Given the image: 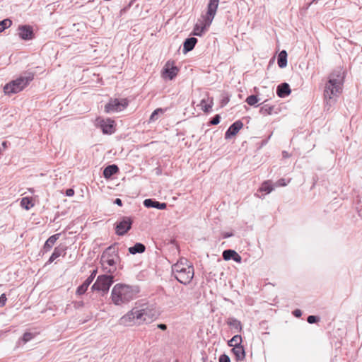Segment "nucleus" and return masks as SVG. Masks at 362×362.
<instances>
[{
  "label": "nucleus",
  "mask_w": 362,
  "mask_h": 362,
  "mask_svg": "<svg viewBox=\"0 0 362 362\" xmlns=\"http://www.w3.org/2000/svg\"><path fill=\"white\" fill-rule=\"evenodd\" d=\"M139 291L138 286L117 284L111 291L112 303L116 305L127 303L135 298Z\"/></svg>",
  "instance_id": "nucleus-1"
},
{
  "label": "nucleus",
  "mask_w": 362,
  "mask_h": 362,
  "mask_svg": "<svg viewBox=\"0 0 362 362\" xmlns=\"http://www.w3.org/2000/svg\"><path fill=\"white\" fill-rule=\"evenodd\" d=\"M219 0H209L207 4V11L204 16H203V21L200 25L196 23L194 26L192 35L194 36H202L204 33L208 30L211 24L214 16L216 13Z\"/></svg>",
  "instance_id": "nucleus-2"
},
{
  "label": "nucleus",
  "mask_w": 362,
  "mask_h": 362,
  "mask_svg": "<svg viewBox=\"0 0 362 362\" xmlns=\"http://www.w3.org/2000/svg\"><path fill=\"white\" fill-rule=\"evenodd\" d=\"M35 74L31 71H25L17 78L6 83L4 86L5 95H11L22 91L34 79Z\"/></svg>",
  "instance_id": "nucleus-3"
},
{
  "label": "nucleus",
  "mask_w": 362,
  "mask_h": 362,
  "mask_svg": "<svg viewBox=\"0 0 362 362\" xmlns=\"http://www.w3.org/2000/svg\"><path fill=\"white\" fill-rule=\"evenodd\" d=\"M344 76L341 71H334L329 77L324 90V98L329 100L342 90Z\"/></svg>",
  "instance_id": "nucleus-4"
},
{
  "label": "nucleus",
  "mask_w": 362,
  "mask_h": 362,
  "mask_svg": "<svg viewBox=\"0 0 362 362\" xmlns=\"http://www.w3.org/2000/svg\"><path fill=\"white\" fill-rule=\"evenodd\" d=\"M182 262H177L172 266V273L175 279L180 283L187 285L191 282L194 276V267H182Z\"/></svg>",
  "instance_id": "nucleus-5"
},
{
  "label": "nucleus",
  "mask_w": 362,
  "mask_h": 362,
  "mask_svg": "<svg viewBox=\"0 0 362 362\" xmlns=\"http://www.w3.org/2000/svg\"><path fill=\"white\" fill-rule=\"evenodd\" d=\"M115 276L116 274L109 273L99 275L92 285L91 290L93 291H100L103 296H105L109 292L110 288L115 282Z\"/></svg>",
  "instance_id": "nucleus-6"
},
{
  "label": "nucleus",
  "mask_w": 362,
  "mask_h": 362,
  "mask_svg": "<svg viewBox=\"0 0 362 362\" xmlns=\"http://www.w3.org/2000/svg\"><path fill=\"white\" fill-rule=\"evenodd\" d=\"M95 126L100 129L103 134L111 135L116 131V122L111 118L98 117L95 119Z\"/></svg>",
  "instance_id": "nucleus-7"
},
{
  "label": "nucleus",
  "mask_w": 362,
  "mask_h": 362,
  "mask_svg": "<svg viewBox=\"0 0 362 362\" xmlns=\"http://www.w3.org/2000/svg\"><path fill=\"white\" fill-rule=\"evenodd\" d=\"M133 218L131 216H122L115 223V233L119 236H123L132 228Z\"/></svg>",
  "instance_id": "nucleus-8"
},
{
  "label": "nucleus",
  "mask_w": 362,
  "mask_h": 362,
  "mask_svg": "<svg viewBox=\"0 0 362 362\" xmlns=\"http://www.w3.org/2000/svg\"><path fill=\"white\" fill-rule=\"evenodd\" d=\"M129 105L126 98L123 99H111L105 105L104 110L106 113H112L120 112L125 109Z\"/></svg>",
  "instance_id": "nucleus-9"
},
{
  "label": "nucleus",
  "mask_w": 362,
  "mask_h": 362,
  "mask_svg": "<svg viewBox=\"0 0 362 362\" xmlns=\"http://www.w3.org/2000/svg\"><path fill=\"white\" fill-rule=\"evenodd\" d=\"M121 261L120 257H110L108 256L103 258L101 256L100 262L103 266V269L105 273L115 274L117 272V264Z\"/></svg>",
  "instance_id": "nucleus-10"
},
{
  "label": "nucleus",
  "mask_w": 362,
  "mask_h": 362,
  "mask_svg": "<svg viewBox=\"0 0 362 362\" xmlns=\"http://www.w3.org/2000/svg\"><path fill=\"white\" fill-rule=\"evenodd\" d=\"M155 318H156V311L148 308L138 310L136 315V319L139 324H140L141 321L146 323H149Z\"/></svg>",
  "instance_id": "nucleus-11"
},
{
  "label": "nucleus",
  "mask_w": 362,
  "mask_h": 362,
  "mask_svg": "<svg viewBox=\"0 0 362 362\" xmlns=\"http://www.w3.org/2000/svg\"><path fill=\"white\" fill-rule=\"evenodd\" d=\"M18 36L24 41H29L35 37L33 28L30 25H20L18 28Z\"/></svg>",
  "instance_id": "nucleus-12"
},
{
  "label": "nucleus",
  "mask_w": 362,
  "mask_h": 362,
  "mask_svg": "<svg viewBox=\"0 0 362 362\" xmlns=\"http://www.w3.org/2000/svg\"><path fill=\"white\" fill-rule=\"evenodd\" d=\"M178 71L179 69L176 66L170 65V62H168L162 69L161 75L164 79L172 81L177 76Z\"/></svg>",
  "instance_id": "nucleus-13"
},
{
  "label": "nucleus",
  "mask_w": 362,
  "mask_h": 362,
  "mask_svg": "<svg viewBox=\"0 0 362 362\" xmlns=\"http://www.w3.org/2000/svg\"><path fill=\"white\" fill-rule=\"evenodd\" d=\"M97 272H98L97 269H93L91 271V273L89 275V276L82 283V284H81L80 286H78L77 287L76 291V295H78V296L83 295L87 291L88 288L89 287V286L91 284V283L93 281L94 279L95 278Z\"/></svg>",
  "instance_id": "nucleus-14"
},
{
  "label": "nucleus",
  "mask_w": 362,
  "mask_h": 362,
  "mask_svg": "<svg viewBox=\"0 0 362 362\" xmlns=\"http://www.w3.org/2000/svg\"><path fill=\"white\" fill-rule=\"evenodd\" d=\"M243 127V123L241 120L238 119L234 122L227 129L225 132L224 138L228 140L235 136L238 132Z\"/></svg>",
  "instance_id": "nucleus-15"
},
{
  "label": "nucleus",
  "mask_w": 362,
  "mask_h": 362,
  "mask_svg": "<svg viewBox=\"0 0 362 362\" xmlns=\"http://www.w3.org/2000/svg\"><path fill=\"white\" fill-rule=\"evenodd\" d=\"M60 235L61 233H56L49 237L41 248L39 255L43 256L45 253L50 251L56 241L59 238Z\"/></svg>",
  "instance_id": "nucleus-16"
},
{
  "label": "nucleus",
  "mask_w": 362,
  "mask_h": 362,
  "mask_svg": "<svg viewBox=\"0 0 362 362\" xmlns=\"http://www.w3.org/2000/svg\"><path fill=\"white\" fill-rule=\"evenodd\" d=\"M143 204L146 208L151 209H157L160 210H164L167 208V203L165 202H160L153 198L146 199L143 202Z\"/></svg>",
  "instance_id": "nucleus-17"
},
{
  "label": "nucleus",
  "mask_w": 362,
  "mask_h": 362,
  "mask_svg": "<svg viewBox=\"0 0 362 362\" xmlns=\"http://www.w3.org/2000/svg\"><path fill=\"white\" fill-rule=\"evenodd\" d=\"M223 259L225 261L233 260L237 263H241L242 257L234 250H225L222 253Z\"/></svg>",
  "instance_id": "nucleus-18"
},
{
  "label": "nucleus",
  "mask_w": 362,
  "mask_h": 362,
  "mask_svg": "<svg viewBox=\"0 0 362 362\" xmlns=\"http://www.w3.org/2000/svg\"><path fill=\"white\" fill-rule=\"evenodd\" d=\"M66 247L64 245H59L54 247V251L52 252L51 256L49 259L46 262V265L52 263L56 259L59 257L60 256H64L66 255Z\"/></svg>",
  "instance_id": "nucleus-19"
},
{
  "label": "nucleus",
  "mask_w": 362,
  "mask_h": 362,
  "mask_svg": "<svg viewBox=\"0 0 362 362\" xmlns=\"http://www.w3.org/2000/svg\"><path fill=\"white\" fill-rule=\"evenodd\" d=\"M137 311L138 309H132L131 311L128 312L125 315L120 318V324L127 326L131 325L132 322L135 323L134 320H136V315L137 314Z\"/></svg>",
  "instance_id": "nucleus-20"
},
{
  "label": "nucleus",
  "mask_w": 362,
  "mask_h": 362,
  "mask_svg": "<svg viewBox=\"0 0 362 362\" xmlns=\"http://www.w3.org/2000/svg\"><path fill=\"white\" fill-rule=\"evenodd\" d=\"M267 101L268 100H265L262 103V106H261L259 109L260 114L263 115H271L274 113L277 114L279 109L276 107L275 105H271L269 104H267Z\"/></svg>",
  "instance_id": "nucleus-21"
},
{
  "label": "nucleus",
  "mask_w": 362,
  "mask_h": 362,
  "mask_svg": "<svg viewBox=\"0 0 362 362\" xmlns=\"http://www.w3.org/2000/svg\"><path fill=\"white\" fill-rule=\"evenodd\" d=\"M276 93L278 97L284 98L291 94V89L289 84L284 82L277 86Z\"/></svg>",
  "instance_id": "nucleus-22"
},
{
  "label": "nucleus",
  "mask_w": 362,
  "mask_h": 362,
  "mask_svg": "<svg viewBox=\"0 0 362 362\" xmlns=\"http://www.w3.org/2000/svg\"><path fill=\"white\" fill-rule=\"evenodd\" d=\"M231 352L233 354L235 359L237 362L243 361L245 360L246 352L245 347L243 345L239 346L236 345L235 346L232 347Z\"/></svg>",
  "instance_id": "nucleus-23"
},
{
  "label": "nucleus",
  "mask_w": 362,
  "mask_h": 362,
  "mask_svg": "<svg viewBox=\"0 0 362 362\" xmlns=\"http://www.w3.org/2000/svg\"><path fill=\"white\" fill-rule=\"evenodd\" d=\"M198 40L194 37H189L186 38L183 42V48L182 52L183 54H187L189 52L192 51L195 45H197Z\"/></svg>",
  "instance_id": "nucleus-24"
},
{
  "label": "nucleus",
  "mask_w": 362,
  "mask_h": 362,
  "mask_svg": "<svg viewBox=\"0 0 362 362\" xmlns=\"http://www.w3.org/2000/svg\"><path fill=\"white\" fill-rule=\"evenodd\" d=\"M119 171V169L117 165L110 164L104 168L103 175L105 179L108 180L110 179L114 175L117 174Z\"/></svg>",
  "instance_id": "nucleus-25"
},
{
  "label": "nucleus",
  "mask_w": 362,
  "mask_h": 362,
  "mask_svg": "<svg viewBox=\"0 0 362 362\" xmlns=\"http://www.w3.org/2000/svg\"><path fill=\"white\" fill-rule=\"evenodd\" d=\"M226 324L236 332H240L243 329L241 322L233 317H229L226 320Z\"/></svg>",
  "instance_id": "nucleus-26"
},
{
  "label": "nucleus",
  "mask_w": 362,
  "mask_h": 362,
  "mask_svg": "<svg viewBox=\"0 0 362 362\" xmlns=\"http://www.w3.org/2000/svg\"><path fill=\"white\" fill-rule=\"evenodd\" d=\"M213 105V98H203L200 102L199 106L204 112L209 113L212 110Z\"/></svg>",
  "instance_id": "nucleus-27"
},
{
  "label": "nucleus",
  "mask_w": 362,
  "mask_h": 362,
  "mask_svg": "<svg viewBox=\"0 0 362 362\" xmlns=\"http://www.w3.org/2000/svg\"><path fill=\"white\" fill-rule=\"evenodd\" d=\"M117 243H114L110 246L107 247L103 252L101 256H103V258L108 256L110 257H119L118 250L115 248V245Z\"/></svg>",
  "instance_id": "nucleus-28"
},
{
  "label": "nucleus",
  "mask_w": 362,
  "mask_h": 362,
  "mask_svg": "<svg viewBox=\"0 0 362 362\" xmlns=\"http://www.w3.org/2000/svg\"><path fill=\"white\" fill-rule=\"evenodd\" d=\"M146 250V246L141 243H136L133 246L128 248L131 255L141 254Z\"/></svg>",
  "instance_id": "nucleus-29"
},
{
  "label": "nucleus",
  "mask_w": 362,
  "mask_h": 362,
  "mask_svg": "<svg viewBox=\"0 0 362 362\" xmlns=\"http://www.w3.org/2000/svg\"><path fill=\"white\" fill-rule=\"evenodd\" d=\"M274 184L271 180L264 181L260 187L259 192H264V194H268L271 193L274 189Z\"/></svg>",
  "instance_id": "nucleus-30"
},
{
  "label": "nucleus",
  "mask_w": 362,
  "mask_h": 362,
  "mask_svg": "<svg viewBox=\"0 0 362 362\" xmlns=\"http://www.w3.org/2000/svg\"><path fill=\"white\" fill-rule=\"evenodd\" d=\"M287 52L286 50H281L277 57V64L279 67L283 69L287 66Z\"/></svg>",
  "instance_id": "nucleus-31"
},
{
  "label": "nucleus",
  "mask_w": 362,
  "mask_h": 362,
  "mask_svg": "<svg viewBox=\"0 0 362 362\" xmlns=\"http://www.w3.org/2000/svg\"><path fill=\"white\" fill-rule=\"evenodd\" d=\"M243 338L240 334H235L230 339H229L227 342V344L230 347H234L236 345L238 346L242 345Z\"/></svg>",
  "instance_id": "nucleus-32"
},
{
  "label": "nucleus",
  "mask_w": 362,
  "mask_h": 362,
  "mask_svg": "<svg viewBox=\"0 0 362 362\" xmlns=\"http://www.w3.org/2000/svg\"><path fill=\"white\" fill-rule=\"evenodd\" d=\"M260 100V98L257 95H250L247 97L245 102L250 106H253L255 107H259L260 105L257 104Z\"/></svg>",
  "instance_id": "nucleus-33"
},
{
  "label": "nucleus",
  "mask_w": 362,
  "mask_h": 362,
  "mask_svg": "<svg viewBox=\"0 0 362 362\" xmlns=\"http://www.w3.org/2000/svg\"><path fill=\"white\" fill-rule=\"evenodd\" d=\"M21 206L25 210L31 209L34 206L32 198L29 197H23L21 201Z\"/></svg>",
  "instance_id": "nucleus-34"
},
{
  "label": "nucleus",
  "mask_w": 362,
  "mask_h": 362,
  "mask_svg": "<svg viewBox=\"0 0 362 362\" xmlns=\"http://www.w3.org/2000/svg\"><path fill=\"white\" fill-rule=\"evenodd\" d=\"M164 112H165V110L163 108H160V107L156 108V110H154L153 111V112L150 115L149 122H152L157 120L158 117L160 115H163Z\"/></svg>",
  "instance_id": "nucleus-35"
},
{
  "label": "nucleus",
  "mask_w": 362,
  "mask_h": 362,
  "mask_svg": "<svg viewBox=\"0 0 362 362\" xmlns=\"http://www.w3.org/2000/svg\"><path fill=\"white\" fill-rule=\"evenodd\" d=\"M12 25V21L6 18L0 21V33L5 30V29L9 28Z\"/></svg>",
  "instance_id": "nucleus-36"
},
{
  "label": "nucleus",
  "mask_w": 362,
  "mask_h": 362,
  "mask_svg": "<svg viewBox=\"0 0 362 362\" xmlns=\"http://www.w3.org/2000/svg\"><path fill=\"white\" fill-rule=\"evenodd\" d=\"M34 337V334L30 332H25L22 337L21 338V340L23 341L24 344L30 341Z\"/></svg>",
  "instance_id": "nucleus-37"
},
{
  "label": "nucleus",
  "mask_w": 362,
  "mask_h": 362,
  "mask_svg": "<svg viewBox=\"0 0 362 362\" xmlns=\"http://www.w3.org/2000/svg\"><path fill=\"white\" fill-rule=\"evenodd\" d=\"M324 99H325V110L327 111H329L330 110L332 105L335 103V99H334V98H332L330 100L329 98H324Z\"/></svg>",
  "instance_id": "nucleus-38"
},
{
  "label": "nucleus",
  "mask_w": 362,
  "mask_h": 362,
  "mask_svg": "<svg viewBox=\"0 0 362 362\" xmlns=\"http://www.w3.org/2000/svg\"><path fill=\"white\" fill-rule=\"evenodd\" d=\"M320 317L318 315H310L307 317V322L309 324H315L320 322Z\"/></svg>",
  "instance_id": "nucleus-39"
},
{
  "label": "nucleus",
  "mask_w": 362,
  "mask_h": 362,
  "mask_svg": "<svg viewBox=\"0 0 362 362\" xmlns=\"http://www.w3.org/2000/svg\"><path fill=\"white\" fill-rule=\"evenodd\" d=\"M221 119V117L220 115L216 114L213 117H211L210 119V121L209 123L211 125H217L220 123Z\"/></svg>",
  "instance_id": "nucleus-40"
},
{
  "label": "nucleus",
  "mask_w": 362,
  "mask_h": 362,
  "mask_svg": "<svg viewBox=\"0 0 362 362\" xmlns=\"http://www.w3.org/2000/svg\"><path fill=\"white\" fill-rule=\"evenodd\" d=\"M289 183V180H286L284 178H281L276 181L275 186L277 187H285Z\"/></svg>",
  "instance_id": "nucleus-41"
},
{
  "label": "nucleus",
  "mask_w": 362,
  "mask_h": 362,
  "mask_svg": "<svg viewBox=\"0 0 362 362\" xmlns=\"http://www.w3.org/2000/svg\"><path fill=\"white\" fill-rule=\"evenodd\" d=\"M230 100L229 96L228 95H222V98L221 99V107L226 106Z\"/></svg>",
  "instance_id": "nucleus-42"
},
{
  "label": "nucleus",
  "mask_w": 362,
  "mask_h": 362,
  "mask_svg": "<svg viewBox=\"0 0 362 362\" xmlns=\"http://www.w3.org/2000/svg\"><path fill=\"white\" fill-rule=\"evenodd\" d=\"M219 362H231L230 357L226 354H222L218 358Z\"/></svg>",
  "instance_id": "nucleus-43"
},
{
  "label": "nucleus",
  "mask_w": 362,
  "mask_h": 362,
  "mask_svg": "<svg viewBox=\"0 0 362 362\" xmlns=\"http://www.w3.org/2000/svg\"><path fill=\"white\" fill-rule=\"evenodd\" d=\"M6 300H7L6 295L5 293H2L0 296V308L3 307L6 304Z\"/></svg>",
  "instance_id": "nucleus-44"
},
{
  "label": "nucleus",
  "mask_w": 362,
  "mask_h": 362,
  "mask_svg": "<svg viewBox=\"0 0 362 362\" xmlns=\"http://www.w3.org/2000/svg\"><path fill=\"white\" fill-rule=\"evenodd\" d=\"M178 262H182L181 266H182L184 267L192 266V264H189V261L186 258H180Z\"/></svg>",
  "instance_id": "nucleus-45"
},
{
  "label": "nucleus",
  "mask_w": 362,
  "mask_h": 362,
  "mask_svg": "<svg viewBox=\"0 0 362 362\" xmlns=\"http://www.w3.org/2000/svg\"><path fill=\"white\" fill-rule=\"evenodd\" d=\"M232 236H233V233L232 232L226 231V232H223L221 233V237L223 239H227V238H230Z\"/></svg>",
  "instance_id": "nucleus-46"
},
{
  "label": "nucleus",
  "mask_w": 362,
  "mask_h": 362,
  "mask_svg": "<svg viewBox=\"0 0 362 362\" xmlns=\"http://www.w3.org/2000/svg\"><path fill=\"white\" fill-rule=\"evenodd\" d=\"M64 194L66 197H72L74 195V190L72 188H68L65 190Z\"/></svg>",
  "instance_id": "nucleus-47"
},
{
  "label": "nucleus",
  "mask_w": 362,
  "mask_h": 362,
  "mask_svg": "<svg viewBox=\"0 0 362 362\" xmlns=\"http://www.w3.org/2000/svg\"><path fill=\"white\" fill-rule=\"evenodd\" d=\"M293 315L296 317H300L303 315V312L300 309H296L293 311Z\"/></svg>",
  "instance_id": "nucleus-48"
},
{
  "label": "nucleus",
  "mask_w": 362,
  "mask_h": 362,
  "mask_svg": "<svg viewBox=\"0 0 362 362\" xmlns=\"http://www.w3.org/2000/svg\"><path fill=\"white\" fill-rule=\"evenodd\" d=\"M113 203L115 204H117V206H122L123 205V203H122V201L121 199L119 198H116L114 201H113Z\"/></svg>",
  "instance_id": "nucleus-49"
},
{
  "label": "nucleus",
  "mask_w": 362,
  "mask_h": 362,
  "mask_svg": "<svg viewBox=\"0 0 362 362\" xmlns=\"http://www.w3.org/2000/svg\"><path fill=\"white\" fill-rule=\"evenodd\" d=\"M157 328L163 330V331H165L167 329V325L165 324H163V323H160V324H158L156 325Z\"/></svg>",
  "instance_id": "nucleus-50"
},
{
  "label": "nucleus",
  "mask_w": 362,
  "mask_h": 362,
  "mask_svg": "<svg viewBox=\"0 0 362 362\" xmlns=\"http://www.w3.org/2000/svg\"><path fill=\"white\" fill-rule=\"evenodd\" d=\"M8 144H9V143L7 141H2L1 147L2 148V151L6 149L8 147Z\"/></svg>",
  "instance_id": "nucleus-51"
},
{
  "label": "nucleus",
  "mask_w": 362,
  "mask_h": 362,
  "mask_svg": "<svg viewBox=\"0 0 362 362\" xmlns=\"http://www.w3.org/2000/svg\"><path fill=\"white\" fill-rule=\"evenodd\" d=\"M132 1H131L127 6L121 10V12H126L132 6Z\"/></svg>",
  "instance_id": "nucleus-52"
},
{
  "label": "nucleus",
  "mask_w": 362,
  "mask_h": 362,
  "mask_svg": "<svg viewBox=\"0 0 362 362\" xmlns=\"http://www.w3.org/2000/svg\"><path fill=\"white\" fill-rule=\"evenodd\" d=\"M282 156H283V158H287L290 157V154L286 151H284L282 152Z\"/></svg>",
  "instance_id": "nucleus-53"
},
{
  "label": "nucleus",
  "mask_w": 362,
  "mask_h": 362,
  "mask_svg": "<svg viewBox=\"0 0 362 362\" xmlns=\"http://www.w3.org/2000/svg\"><path fill=\"white\" fill-rule=\"evenodd\" d=\"M156 175H159L161 174V170L159 168H156Z\"/></svg>",
  "instance_id": "nucleus-54"
},
{
  "label": "nucleus",
  "mask_w": 362,
  "mask_h": 362,
  "mask_svg": "<svg viewBox=\"0 0 362 362\" xmlns=\"http://www.w3.org/2000/svg\"><path fill=\"white\" fill-rule=\"evenodd\" d=\"M84 303L83 301H80L77 303V307H82L83 306Z\"/></svg>",
  "instance_id": "nucleus-55"
},
{
  "label": "nucleus",
  "mask_w": 362,
  "mask_h": 362,
  "mask_svg": "<svg viewBox=\"0 0 362 362\" xmlns=\"http://www.w3.org/2000/svg\"><path fill=\"white\" fill-rule=\"evenodd\" d=\"M28 191L32 194L35 192L34 188H28Z\"/></svg>",
  "instance_id": "nucleus-56"
},
{
  "label": "nucleus",
  "mask_w": 362,
  "mask_h": 362,
  "mask_svg": "<svg viewBox=\"0 0 362 362\" xmlns=\"http://www.w3.org/2000/svg\"><path fill=\"white\" fill-rule=\"evenodd\" d=\"M267 140L263 141H262V145H264L265 144H267Z\"/></svg>",
  "instance_id": "nucleus-57"
},
{
  "label": "nucleus",
  "mask_w": 362,
  "mask_h": 362,
  "mask_svg": "<svg viewBox=\"0 0 362 362\" xmlns=\"http://www.w3.org/2000/svg\"><path fill=\"white\" fill-rule=\"evenodd\" d=\"M2 152V148L0 147V154Z\"/></svg>",
  "instance_id": "nucleus-58"
}]
</instances>
